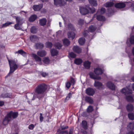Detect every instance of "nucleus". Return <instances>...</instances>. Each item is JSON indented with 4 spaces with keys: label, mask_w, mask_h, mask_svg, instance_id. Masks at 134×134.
Listing matches in <instances>:
<instances>
[{
    "label": "nucleus",
    "mask_w": 134,
    "mask_h": 134,
    "mask_svg": "<svg viewBox=\"0 0 134 134\" xmlns=\"http://www.w3.org/2000/svg\"><path fill=\"white\" fill-rule=\"evenodd\" d=\"M121 92L125 96L126 99L127 101L132 102L133 101L131 90L127 88H124L121 90Z\"/></svg>",
    "instance_id": "1"
},
{
    "label": "nucleus",
    "mask_w": 134,
    "mask_h": 134,
    "mask_svg": "<svg viewBox=\"0 0 134 134\" xmlns=\"http://www.w3.org/2000/svg\"><path fill=\"white\" fill-rule=\"evenodd\" d=\"M18 115L17 112H14L11 111L8 113L4 119L3 123L4 125H7L9 122L16 118Z\"/></svg>",
    "instance_id": "2"
},
{
    "label": "nucleus",
    "mask_w": 134,
    "mask_h": 134,
    "mask_svg": "<svg viewBox=\"0 0 134 134\" xmlns=\"http://www.w3.org/2000/svg\"><path fill=\"white\" fill-rule=\"evenodd\" d=\"M79 10L81 13L82 15H86L89 13H93L95 10L94 8H90L89 5L80 7Z\"/></svg>",
    "instance_id": "3"
},
{
    "label": "nucleus",
    "mask_w": 134,
    "mask_h": 134,
    "mask_svg": "<svg viewBox=\"0 0 134 134\" xmlns=\"http://www.w3.org/2000/svg\"><path fill=\"white\" fill-rule=\"evenodd\" d=\"M47 89V86L44 84H42L38 85L36 88L35 92L38 94H41V96H38L37 98H40L44 97L43 93Z\"/></svg>",
    "instance_id": "4"
},
{
    "label": "nucleus",
    "mask_w": 134,
    "mask_h": 134,
    "mask_svg": "<svg viewBox=\"0 0 134 134\" xmlns=\"http://www.w3.org/2000/svg\"><path fill=\"white\" fill-rule=\"evenodd\" d=\"M8 61L10 65V71L8 75L13 73L18 68V66L15 61L12 60H8Z\"/></svg>",
    "instance_id": "5"
},
{
    "label": "nucleus",
    "mask_w": 134,
    "mask_h": 134,
    "mask_svg": "<svg viewBox=\"0 0 134 134\" xmlns=\"http://www.w3.org/2000/svg\"><path fill=\"white\" fill-rule=\"evenodd\" d=\"M54 4L58 6H64L66 4L64 0H54Z\"/></svg>",
    "instance_id": "6"
},
{
    "label": "nucleus",
    "mask_w": 134,
    "mask_h": 134,
    "mask_svg": "<svg viewBox=\"0 0 134 134\" xmlns=\"http://www.w3.org/2000/svg\"><path fill=\"white\" fill-rule=\"evenodd\" d=\"M94 86L99 90H102L104 88V86L102 83L98 81H95L94 83Z\"/></svg>",
    "instance_id": "7"
},
{
    "label": "nucleus",
    "mask_w": 134,
    "mask_h": 134,
    "mask_svg": "<svg viewBox=\"0 0 134 134\" xmlns=\"http://www.w3.org/2000/svg\"><path fill=\"white\" fill-rule=\"evenodd\" d=\"M107 87L112 90L115 89V86L111 82H108L106 84Z\"/></svg>",
    "instance_id": "8"
},
{
    "label": "nucleus",
    "mask_w": 134,
    "mask_h": 134,
    "mask_svg": "<svg viewBox=\"0 0 134 134\" xmlns=\"http://www.w3.org/2000/svg\"><path fill=\"white\" fill-rule=\"evenodd\" d=\"M94 72L97 75H101L103 72V70L99 68H97L95 69Z\"/></svg>",
    "instance_id": "9"
},
{
    "label": "nucleus",
    "mask_w": 134,
    "mask_h": 134,
    "mask_svg": "<svg viewBox=\"0 0 134 134\" xmlns=\"http://www.w3.org/2000/svg\"><path fill=\"white\" fill-rule=\"evenodd\" d=\"M30 39L32 42H35L39 41L38 38L36 36L32 35L30 37Z\"/></svg>",
    "instance_id": "10"
},
{
    "label": "nucleus",
    "mask_w": 134,
    "mask_h": 134,
    "mask_svg": "<svg viewBox=\"0 0 134 134\" xmlns=\"http://www.w3.org/2000/svg\"><path fill=\"white\" fill-rule=\"evenodd\" d=\"M86 92L87 94L92 96L94 94V91L92 88H89L86 90Z\"/></svg>",
    "instance_id": "11"
},
{
    "label": "nucleus",
    "mask_w": 134,
    "mask_h": 134,
    "mask_svg": "<svg viewBox=\"0 0 134 134\" xmlns=\"http://www.w3.org/2000/svg\"><path fill=\"white\" fill-rule=\"evenodd\" d=\"M32 55L33 57L34 58L36 61L38 62L39 64H42L41 59L40 58L34 54H32Z\"/></svg>",
    "instance_id": "12"
},
{
    "label": "nucleus",
    "mask_w": 134,
    "mask_h": 134,
    "mask_svg": "<svg viewBox=\"0 0 134 134\" xmlns=\"http://www.w3.org/2000/svg\"><path fill=\"white\" fill-rule=\"evenodd\" d=\"M1 96L3 98H12L14 97V96L11 93L3 94L1 95Z\"/></svg>",
    "instance_id": "13"
},
{
    "label": "nucleus",
    "mask_w": 134,
    "mask_h": 134,
    "mask_svg": "<svg viewBox=\"0 0 134 134\" xmlns=\"http://www.w3.org/2000/svg\"><path fill=\"white\" fill-rule=\"evenodd\" d=\"M43 5L42 4L34 5L33 7V8L35 11H38L42 7Z\"/></svg>",
    "instance_id": "14"
},
{
    "label": "nucleus",
    "mask_w": 134,
    "mask_h": 134,
    "mask_svg": "<svg viewBox=\"0 0 134 134\" xmlns=\"http://www.w3.org/2000/svg\"><path fill=\"white\" fill-rule=\"evenodd\" d=\"M115 6L116 8H121L124 7L126 5L124 3H119L116 4Z\"/></svg>",
    "instance_id": "15"
},
{
    "label": "nucleus",
    "mask_w": 134,
    "mask_h": 134,
    "mask_svg": "<svg viewBox=\"0 0 134 134\" xmlns=\"http://www.w3.org/2000/svg\"><path fill=\"white\" fill-rule=\"evenodd\" d=\"M126 108L128 112L132 111L133 109V105L131 104H129L126 105Z\"/></svg>",
    "instance_id": "16"
},
{
    "label": "nucleus",
    "mask_w": 134,
    "mask_h": 134,
    "mask_svg": "<svg viewBox=\"0 0 134 134\" xmlns=\"http://www.w3.org/2000/svg\"><path fill=\"white\" fill-rule=\"evenodd\" d=\"M75 34L73 31L69 32L68 34V38L71 40L73 39L75 37Z\"/></svg>",
    "instance_id": "17"
},
{
    "label": "nucleus",
    "mask_w": 134,
    "mask_h": 134,
    "mask_svg": "<svg viewBox=\"0 0 134 134\" xmlns=\"http://www.w3.org/2000/svg\"><path fill=\"white\" fill-rule=\"evenodd\" d=\"M73 51L77 53H80L81 52V49L78 46H74L73 48Z\"/></svg>",
    "instance_id": "18"
},
{
    "label": "nucleus",
    "mask_w": 134,
    "mask_h": 134,
    "mask_svg": "<svg viewBox=\"0 0 134 134\" xmlns=\"http://www.w3.org/2000/svg\"><path fill=\"white\" fill-rule=\"evenodd\" d=\"M91 64V62L88 61H85L83 63V65L85 68L88 69L90 68Z\"/></svg>",
    "instance_id": "19"
},
{
    "label": "nucleus",
    "mask_w": 134,
    "mask_h": 134,
    "mask_svg": "<svg viewBox=\"0 0 134 134\" xmlns=\"http://www.w3.org/2000/svg\"><path fill=\"white\" fill-rule=\"evenodd\" d=\"M90 75L91 78L94 79L99 80L101 79L100 77L96 76L92 72H90Z\"/></svg>",
    "instance_id": "20"
},
{
    "label": "nucleus",
    "mask_w": 134,
    "mask_h": 134,
    "mask_svg": "<svg viewBox=\"0 0 134 134\" xmlns=\"http://www.w3.org/2000/svg\"><path fill=\"white\" fill-rule=\"evenodd\" d=\"M46 54V53L43 50L38 51L37 52V54L39 56L43 57L45 56Z\"/></svg>",
    "instance_id": "21"
},
{
    "label": "nucleus",
    "mask_w": 134,
    "mask_h": 134,
    "mask_svg": "<svg viewBox=\"0 0 134 134\" xmlns=\"http://www.w3.org/2000/svg\"><path fill=\"white\" fill-rule=\"evenodd\" d=\"M46 19L45 18H43L40 20L39 24L40 25L43 26L46 24Z\"/></svg>",
    "instance_id": "22"
},
{
    "label": "nucleus",
    "mask_w": 134,
    "mask_h": 134,
    "mask_svg": "<svg viewBox=\"0 0 134 134\" xmlns=\"http://www.w3.org/2000/svg\"><path fill=\"white\" fill-rule=\"evenodd\" d=\"M16 21L17 23L20 25H22L24 22L23 19L20 17L16 18Z\"/></svg>",
    "instance_id": "23"
},
{
    "label": "nucleus",
    "mask_w": 134,
    "mask_h": 134,
    "mask_svg": "<svg viewBox=\"0 0 134 134\" xmlns=\"http://www.w3.org/2000/svg\"><path fill=\"white\" fill-rule=\"evenodd\" d=\"M85 100L87 102L90 104H92L93 103V101L92 98L89 97H86L85 98Z\"/></svg>",
    "instance_id": "24"
},
{
    "label": "nucleus",
    "mask_w": 134,
    "mask_h": 134,
    "mask_svg": "<svg viewBox=\"0 0 134 134\" xmlns=\"http://www.w3.org/2000/svg\"><path fill=\"white\" fill-rule=\"evenodd\" d=\"M51 52L52 55L53 56L57 55L58 53V51L54 49H51Z\"/></svg>",
    "instance_id": "25"
},
{
    "label": "nucleus",
    "mask_w": 134,
    "mask_h": 134,
    "mask_svg": "<svg viewBox=\"0 0 134 134\" xmlns=\"http://www.w3.org/2000/svg\"><path fill=\"white\" fill-rule=\"evenodd\" d=\"M97 19L98 20L104 21L105 20V18L103 16L100 15H97Z\"/></svg>",
    "instance_id": "26"
},
{
    "label": "nucleus",
    "mask_w": 134,
    "mask_h": 134,
    "mask_svg": "<svg viewBox=\"0 0 134 134\" xmlns=\"http://www.w3.org/2000/svg\"><path fill=\"white\" fill-rule=\"evenodd\" d=\"M90 3L92 5L96 6L97 5L96 1V0H88Z\"/></svg>",
    "instance_id": "27"
},
{
    "label": "nucleus",
    "mask_w": 134,
    "mask_h": 134,
    "mask_svg": "<svg viewBox=\"0 0 134 134\" xmlns=\"http://www.w3.org/2000/svg\"><path fill=\"white\" fill-rule=\"evenodd\" d=\"M82 60L81 59L76 58L74 60L75 63L77 65H79L81 64L82 62Z\"/></svg>",
    "instance_id": "28"
},
{
    "label": "nucleus",
    "mask_w": 134,
    "mask_h": 134,
    "mask_svg": "<svg viewBox=\"0 0 134 134\" xmlns=\"http://www.w3.org/2000/svg\"><path fill=\"white\" fill-rule=\"evenodd\" d=\"M114 3L112 2H108L104 4V6L106 7H112L114 5Z\"/></svg>",
    "instance_id": "29"
},
{
    "label": "nucleus",
    "mask_w": 134,
    "mask_h": 134,
    "mask_svg": "<svg viewBox=\"0 0 134 134\" xmlns=\"http://www.w3.org/2000/svg\"><path fill=\"white\" fill-rule=\"evenodd\" d=\"M64 44L65 46H68L70 44V42L67 39H65L63 41Z\"/></svg>",
    "instance_id": "30"
},
{
    "label": "nucleus",
    "mask_w": 134,
    "mask_h": 134,
    "mask_svg": "<svg viewBox=\"0 0 134 134\" xmlns=\"http://www.w3.org/2000/svg\"><path fill=\"white\" fill-rule=\"evenodd\" d=\"M37 18V16L35 15H31L29 19V21L30 22L34 21Z\"/></svg>",
    "instance_id": "31"
},
{
    "label": "nucleus",
    "mask_w": 134,
    "mask_h": 134,
    "mask_svg": "<svg viewBox=\"0 0 134 134\" xmlns=\"http://www.w3.org/2000/svg\"><path fill=\"white\" fill-rule=\"evenodd\" d=\"M96 29V27L94 26L91 25L89 27V31L91 32H93L95 31Z\"/></svg>",
    "instance_id": "32"
},
{
    "label": "nucleus",
    "mask_w": 134,
    "mask_h": 134,
    "mask_svg": "<svg viewBox=\"0 0 134 134\" xmlns=\"http://www.w3.org/2000/svg\"><path fill=\"white\" fill-rule=\"evenodd\" d=\"M85 39L84 38H81L79 40V44L81 45H82L84 44L85 42Z\"/></svg>",
    "instance_id": "33"
},
{
    "label": "nucleus",
    "mask_w": 134,
    "mask_h": 134,
    "mask_svg": "<svg viewBox=\"0 0 134 134\" xmlns=\"http://www.w3.org/2000/svg\"><path fill=\"white\" fill-rule=\"evenodd\" d=\"M18 53L24 57L26 56V53L22 49H20L18 51Z\"/></svg>",
    "instance_id": "34"
},
{
    "label": "nucleus",
    "mask_w": 134,
    "mask_h": 134,
    "mask_svg": "<svg viewBox=\"0 0 134 134\" xmlns=\"http://www.w3.org/2000/svg\"><path fill=\"white\" fill-rule=\"evenodd\" d=\"M35 46L37 49L42 48L44 46V45L42 44L39 43H36Z\"/></svg>",
    "instance_id": "35"
},
{
    "label": "nucleus",
    "mask_w": 134,
    "mask_h": 134,
    "mask_svg": "<svg viewBox=\"0 0 134 134\" xmlns=\"http://www.w3.org/2000/svg\"><path fill=\"white\" fill-rule=\"evenodd\" d=\"M43 63L46 64H49L50 62V60L48 57H45L43 58Z\"/></svg>",
    "instance_id": "36"
},
{
    "label": "nucleus",
    "mask_w": 134,
    "mask_h": 134,
    "mask_svg": "<svg viewBox=\"0 0 134 134\" xmlns=\"http://www.w3.org/2000/svg\"><path fill=\"white\" fill-rule=\"evenodd\" d=\"M128 117L129 119L131 120L134 119V114L133 113H130L128 114Z\"/></svg>",
    "instance_id": "37"
},
{
    "label": "nucleus",
    "mask_w": 134,
    "mask_h": 134,
    "mask_svg": "<svg viewBox=\"0 0 134 134\" xmlns=\"http://www.w3.org/2000/svg\"><path fill=\"white\" fill-rule=\"evenodd\" d=\"M82 126L85 129H86L87 128V122L85 120L83 121L82 122Z\"/></svg>",
    "instance_id": "38"
},
{
    "label": "nucleus",
    "mask_w": 134,
    "mask_h": 134,
    "mask_svg": "<svg viewBox=\"0 0 134 134\" xmlns=\"http://www.w3.org/2000/svg\"><path fill=\"white\" fill-rule=\"evenodd\" d=\"M68 27L70 30H75V29L73 25L71 23L68 24Z\"/></svg>",
    "instance_id": "39"
},
{
    "label": "nucleus",
    "mask_w": 134,
    "mask_h": 134,
    "mask_svg": "<svg viewBox=\"0 0 134 134\" xmlns=\"http://www.w3.org/2000/svg\"><path fill=\"white\" fill-rule=\"evenodd\" d=\"M31 32L33 34L36 33L37 31V28L35 26L32 27L31 29Z\"/></svg>",
    "instance_id": "40"
},
{
    "label": "nucleus",
    "mask_w": 134,
    "mask_h": 134,
    "mask_svg": "<svg viewBox=\"0 0 134 134\" xmlns=\"http://www.w3.org/2000/svg\"><path fill=\"white\" fill-rule=\"evenodd\" d=\"M93 110V107L92 106L90 105L87 108V111L88 113L92 112Z\"/></svg>",
    "instance_id": "41"
},
{
    "label": "nucleus",
    "mask_w": 134,
    "mask_h": 134,
    "mask_svg": "<svg viewBox=\"0 0 134 134\" xmlns=\"http://www.w3.org/2000/svg\"><path fill=\"white\" fill-rule=\"evenodd\" d=\"M134 127V124L133 123H130L127 126L128 128H129L131 130L133 129Z\"/></svg>",
    "instance_id": "42"
},
{
    "label": "nucleus",
    "mask_w": 134,
    "mask_h": 134,
    "mask_svg": "<svg viewBox=\"0 0 134 134\" xmlns=\"http://www.w3.org/2000/svg\"><path fill=\"white\" fill-rule=\"evenodd\" d=\"M21 25L17 23L15 25L14 27L16 30H20L21 29Z\"/></svg>",
    "instance_id": "43"
},
{
    "label": "nucleus",
    "mask_w": 134,
    "mask_h": 134,
    "mask_svg": "<svg viewBox=\"0 0 134 134\" xmlns=\"http://www.w3.org/2000/svg\"><path fill=\"white\" fill-rule=\"evenodd\" d=\"M69 55L70 57L73 58H75L76 56V54L72 52L69 53Z\"/></svg>",
    "instance_id": "44"
},
{
    "label": "nucleus",
    "mask_w": 134,
    "mask_h": 134,
    "mask_svg": "<svg viewBox=\"0 0 134 134\" xmlns=\"http://www.w3.org/2000/svg\"><path fill=\"white\" fill-rule=\"evenodd\" d=\"M84 23L85 21L83 20L80 19L78 21V24L81 25L83 24Z\"/></svg>",
    "instance_id": "45"
},
{
    "label": "nucleus",
    "mask_w": 134,
    "mask_h": 134,
    "mask_svg": "<svg viewBox=\"0 0 134 134\" xmlns=\"http://www.w3.org/2000/svg\"><path fill=\"white\" fill-rule=\"evenodd\" d=\"M13 23L11 22L6 23H5L3 24V25L1 27L3 28L4 27H6L7 26H8Z\"/></svg>",
    "instance_id": "46"
},
{
    "label": "nucleus",
    "mask_w": 134,
    "mask_h": 134,
    "mask_svg": "<svg viewBox=\"0 0 134 134\" xmlns=\"http://www.w3.org/2000/svg\"><path fill=\"white\" fill-rule=\"evenodd\" d=\"M130 42L132 44H134V36H132L130 37Z\"/></svg>",
    "instance_id": "47"
},
{
    "label": "nucleus",
    "mask_w": 134,
    "mask_h": 134,
    "mask_svg": "<svg viewBox=\"0 0 134 134\" xmlns=\"http://www.w3.org/2000/svg\"><path fill=\"white\" fill-rule=\"evenodd\" d=\"M55 46L57 48L60 49L61 48L62 46V44L59 43H57L55 44Z\"/></svg>",
    "instance_id": "48"
},
{
    "label": "nucleus",
    "mask_w": 134,
    "mask_h": 134,
    "mask_svg": "<svg viewBox=\"0 0 134 134\" xmlns=\"http://www.w3.org/2000/svg\"><path fill=\"white\" fill-rule=\"evenodd\" d=\"M105 11V9L104 8H102L99 12V11H98L97 14L99 13L101 14H103Z\"/></svg>",
    "instance_id": "49"
},
{
    "label": "nucleus",
    "mask_w": 134,
    "mask_h": 134,
    "mask_svg": "<svg viewBox=\"0 0 134 134\" xmlns=\"http://www.w3.org/2000/svg\"><path fill=\"white\" fill-rule=\"evenodd\" d=\"M47 45L48 47L51 48L52 46V43L49 42L47 43Z\"/></svg>",
    "instance_id": "50"
},
{
    "label": "nucleus",
    "mask_w": 134,
    "mask_h": 134,
    "mask_svg": "<svg viewBox=\"0 0 134 134\" xmlns=\"http://www.w3.org/2000/svg\"><path fill=\"white\" fill-rule=\"evenodd\" d=\"M72 94L71 93H69L68 95L66 96V100H69L70 98L71 97Z\"/></svg>",
    "instance_id": "51"
},
{
    "label": "nucleus",
    "mask_w": 134,
    "mask_h": 134,
    "mask_svg": "<svg viewBox=\"0 0 134 134\" xmlns=\"http://www.w3.org/2000/svg\"><path fill=\"white\" fill-rule=\"evenodd\" d=\"M68 126H62L61 127V129H59L57 131V132H59V131H61V130H64L65 129L68 128Z\"/></svg>",
    "instance_id": "52"
},
{
    "label": "nucleus",
    "mask_w": 134,
    "mask_h": 134,
    "mask_svg": "<svg viewBox=\"0 0 134 134\" xmlns=\"http://www.w3.org/2000/svg\"><path fill=\"white\" fill-rule=\"evenodd\" d=\"M62 33V31L59 30L56 32V36L58 37L60 36Z\"/></svg>",
    "instance_id": "53"
},
{
    "label": "nucleus",
    "mask_w": 134,
    "mask_h": 134,
    "mask_svg": "<svg viewBox=\"0 0 134 134\" xmlns=\"http://www.w3.org/2000/svg\"><path fill=\"white\" fill-rule=\"evenodd\" d=\"M71 85V84L69 82H68L66 83V86L68 88H69L70 87Z\"/></svg>",
    "instance_id": "54"
},
{
    "label": "nucleus",
    "mask_w": 134,
    "mask_h": 134,
    "mask_svg": "<svg viewBox=\"0 0 134 134\" xmlns=\"http://www.w3.org/2000/svg\"><path fill=\"white\" fill-rule=\"evenodd\" d=\"M34 127L35 126L33 124H31L29 126L28 128L30 129L33 130Z\"/></svg>",
    "instance_id": "55"
},
{
    "label": "nucleus",
    "mask_w": 134,
    "mask_h": 134,
    "mask_svg": "<svg viewBox=\"0 0 134 134\" xmlns=\"http://www.w3.org/2000/svg\"><path fill=\"white\" fill-rule=\"evenodd\" d=\"M40 121L41 122H42L43 120V117L42 116V113H41L40 114Z\"/></svg>",
    "instance_id": "56"
},
{
    "label": "nucleus",
    "mask_w": 134,
    "mask_h": 134,
    "mask_svg": "<svg viewBox=\"0 0 134 134\" xmlns=\"http://www.w3.org/2000/svg\"><path fill=\"white\" fill-rule=\"evenodd\" d=\"M70 83L71 85H73L75 84V80L74 79L72 78L71 79Z\"/></svg>",
    "instance_id": "57"
},
{
    "label": "nucleus",
    "mask_w": 134,
    "mask_h": 134,
    "mask_svg": "<svg viewBox=\"0 0 134 134\" xmlns=\"http://www.w3.org/2000/svg\"><path fill=\"white\" fill-rule=\"evenodd\" d=\"M41 75L43 77H45L48 75V74L46 72H41Z\"/></svg>",
    "instance_id": "58"
},
{
    "label": "nucleus",
    "mask_w": 134,
    "mask_h": 134,
    "mask_svg": "<svg viewBox=\"0 0 134 134\" xmlns=\"http://www.w3.org/2000/svg\"><path fill=\"white\" fill-rule=\"evenodd\" d=\"M73 128H71L69 130V134H72L73 132Z\"/></svg>",
    "instance_id": "59"
},
{
    "label": "nucleus",
    "mask_w": 134,
    "mask_h": 134,
    "mask_svg": "<svg viewBox=\"0 0 134 134\" xmlns=\"http://www.w3.org/2000/svg\"><path fill=\"white\" fill-rule=\"evenodd\" d=\"M36 94H34L33 95V98L32 99V100H34L36 98Z\"/></svg>",
    "instance_id": "60"
},
{
    "label": "nucleus",
    "mask_w": 134,
    "mask_h": 134,
    "mask_svg": "<svg viewBox=\"0 0 134 134\" xmlns=\"http://www.w3.org/2000/svg\"><path fill=\"white\" fill-rule=\"evenodd\" d=\"M4 104V102L3 101H0V106H2Z\"/></svg>",
    "instance_id": "61"
},
{
    "label": "nucleus",
    "mask_w": 134,
    "mask_h": 134,
    "mask_svg": "<svg viewBox=\"0 0 134 134\" xmlns=\"http://www.w3.org/2000/svg\"><path fill=\"white\" fill-rule=\"evenodd\" d=\"M126 134H134V133L132 131H130L127 133Z\"/></svg>",
    "instance_id": "62"
},
{
    "label": "nucleus",
    "mask_w": 134,
    "mask_h": 134,
    "mask_svg": "<svg viewBox=\"0 0 134 134\" xmlns=\"http://www.w3.org/2000/svg\"><path fill=\"white\" fill-rule=\"evenodd\" d=\"M64 133V134H68V132L67 131H65L64 132H63Z\"/></svg>",
    "instance_id": "63"
},
{
    "label": "nucleus",
    "mask_w": 134,
    "mask_h": 134,
    "mask_svg": "<svg viewBox=\"0 0 134 134\" xmlns=\"http://www.w3.org/2000/svg\"><path fill=\"white\" fill-rule=\"evenodd\" d=\"M132 52L133 55H134V47L132 49Z\"/></svg>",
    "instance_id": "64"
}]
</instances>
